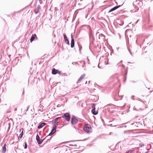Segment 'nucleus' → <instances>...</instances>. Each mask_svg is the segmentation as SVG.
I'll list each match as a JSON object with an SVG mask.
<instances>
[{
    "label": "nucleus",
    "instance_id": "1",
    "mask_svg": "<svg viewBox=\"0 0 153 153\" xmlns=\"http://www.w3.org/2000/svg\"><path fill=\"white\" fill-rule=\"evenodd\" d=\"M91 126L88 124H86L83 128L84 131L87 133L91 132Z\"/></svg>",
    "mask_w": 153,
    "mask_h": 153
},
{
    "label": "nucleus",
    "instance_id": "2",
    "mask_svg": "<svg viewBox=\"0 0 153 153\" xmlns=\"http://www.w3.org/2000/svg\"><path fill=\"white\" fill-rule=\"evenodd\" d=\"M78 122V120L74 116H73L71 118V122L72 124L75 125Z\"/></svg>",
    "mask_w": 153,
    "mask_h": 153
},
{
    "label": "nucleus",
    "instance_id": "3",
    "mask_svg": "<svg viewBox=\"0 0 153 153\" xmlns=\"http://www.w3.org/2000/svg\"><path fill=\"white\" fill-rule=\"evenodd\" d=\"M62 117H64L65 119L67 121H69L70 120V114L68 113L65 114Z\"/></svg>",
    "mask_w": 153,
    "mask_h": 153
},
{
    "label": "nucleus",
    "instance_id": "4",
    "mask_svg": "<svg viewBox=\"0 0 153 153\" xmlns=\"http://www.w3.org/2000/svg\"><path fill=\"white\" fill-rule=\"evenodd\" d=\"M36 140L39 144H41L43 141V140L41 139L38 134L36 136Z\"/></svg>",
    "mask_w": 153,
    "mask_h": 153
},
{
    "label": "nucleus",
    "instance_id": "5",
    "mask_svg": "<svg viewBox=\"0 0 153 153\" xmlns=\"http://www.w3.org/2000/svg\"><path fill=\"white\" fill-rule=\"evenodd\" d=\"M85 74H83L78 79L77 81V83H78L80 82L85 77Z\"/></svg>",
    "mask_w": 153,
    "mask_h": 153
},
{
    "label": "nucleus",
    "instance_id": "6",
    "mask_svg": "<svg viewBox=\"0 0 153 153\" xmlns=\"http://www.w3.org/2000/svg\"><path fill=\"white\" fill-rule=\"evenodd\" d=\"M71 47L73 48L74 45V39L72 34L71 35Z\"/></svg>",
    "mask_w": 153,
    "mask_h": 153
},
{
    "label": "nucleus",
    "instance_id": "7",
    "mask_svg": "<svg viewBox=\"0 0 153 153\" xmlns=\"http://www.w3.org/2000/svg\"><path fill=\"white\" fill-rule=\"evenodd\" d=\"M93 109L91 110L92 113L94 115H96L97 114V112H96L95 111V105L94 104H93L92 105Z\"/></svg>",
    "mask_w": 153,
    "mask_h": 153
},
{
    "label": "nucleus",
    "instance_id": "8",
    "mask_svg": "<svg viewBox=\"0 0 153 153\" xmlns=\"http://www.w3.org/2000/svg\"><path fill=\"white\" fill-rule=\"evenodd\" d=\"M63 36L64 37V39L65 40V42L67 44H68V45H69V41L67 37L66 36V35L65 34H63Z\"/></svg>",
    "mask_w": 153,
    "mask_h": 153
},
{
    "label": "nucleus",
    "instance_id": "9",
    "mask_svg": "<svg viewBox=\"0 0 153 153\" xmlns=\"http://www.w3.org/2000/svg\"><path fill=\"white\" fill-rule=\"evenodd\" d=\"M121 6V5H119L118 6H116V7H114L112 8L109 11L108 13H110L113 11H114V10H115L119 8Z\"/></svg>",
    "mask_w": 153,
    "mask_h": 153
},
{
    "label": "nucleus",
    "instance_id": "10",
    "mask_svg": "<svg viewBox=\"0 0 153 153\" xmlns=\"http://www.w3.org/2000/svg\"><path fill=\"white\" fill-rule=\"evenodd\" d=\"M56 126L55 125H54L52 127V128L51 131V132L54 134L56 131Z\"/></svg>",
    "mask_w": 153,
    "mask_h": 153
},
{
    "label": "nucleus",
    "instance_id": "11",
    "mask_svg": "<svg viewBox=\"0 0 153 153\" xmlns=\"http://www.w3.org/2000/svg\"><path fill=\"white\" fill-rule=\"evenodd\" d=\"M134 3L137 4L138 6L140 7H142L143 5V2L141 1H136Z\"/></svg>",
    "mask_w": 153,
    "mask_h": 153
},
{
    "label": "nucleus",
    "instance_id": "12",
    "mask_svg": "<svg viewBox=\"0 0 153 153\" xmlns=\"http://www.w3.org/2000/svg\"><path fill=\"white\" fill-rule=\"evenodd\" d=\"M36 38V39H37V37H36V35L35 34L33 35L31 37V38L30 39V42H32Z\"/></svg>",
    "mask_w": 153,
    "mask_h": 153
},
{
    "label": "nucleus",
    "instance_id": "13",
    "mask_svg": "<svg viewBox=\"0 0 153 153\" xmlns=\"http://www.w3.org/2000/svg\"><path fill=\"white\" fill-rule=\"evenodd\" d=\"M22 130V131L21 132V133L19 135V137L18 138L19 140V138H22V136L23 135V128H21L20 129V132H21V131Z\"/></svg>",
    "mask_w": 153,
    "mask_h": 153
},
{
    "label": "nucleus",
    "instance_id": "14",
    "mask_svg": "<svg viewBox=\"0 0 153 153\" xmlns=\"http://www.w3.org/2000/svg\"><path fill=\"white\" fill-rule=\"evenodd\" d=\"M46 125V123H42L40 124L38 126V128L40 129L42 128L43 126Z\"/></svg>",
    "mask_w": 153,
    "mask_h": 153
},
{
    "label": "nucleus",
    "instance_id": "15",
    "mask_svg": "<svg viewBox=\"0 0 153 153\" xmlns=\"http://www.w3.org/2000/svg\"><path fill=\"white\" fill-rule=\"evenodd\" d=\"M41 9L40 6L39 5H38L37 7L36 10L35 11V13L36 14H37L39 12V10Z\"/></svg>",
    "mask_w": 153,
    "mask_h": 153
},
{
    "label": "nucleus",
    "instance_id": "16",
    "mask_svg": "<svg viewBox=\"0 0 153 153\" xmlns=\"http://www.w3.org/2000/svg\"><path fill=\"white\" fill-rule=\"evenodd\" d=\"M57 71H58L57 70L55 69L54 68H53L52 72V74L54 75L56 74H57Z\"/></svg>",
    "mask_w": 153,
    "mask_h": 153
},
{
    "label": "nucleus",
    "instance_id": "17",
    "mask_svg": "<svg viewBox=\"0 0 153 153\" xmlns=\"http://www.w3.org/2000/svg\"><path fill=\"white\" fill-rule=\"evenodd\" d=\"M6 151V144H4L3 147L2 148V152L5 153Z\"/></svg>",
    "mask_w": 153,
    "mask_h": 153
},
{
    "label": "nucleus",
    "instance_id": "18",
    "mask_svg": "<svg viewBox=\"0 0 153 153\" xmlns=\"http://www.w3.org/2000/svg\"><path fill=\"white\" fill-rule=\"evenodd\" d=\"M61 118V117H57V118H56L54 119V123L55 124L58 123V122H57L58 121L59 119Z\"/></svg>",
    "mask_w": 153,
    "mask_h": 153
},
{
    "label": "nucleus",
    "instance_id": "19",
    "mask_svg": "<svg viewBox=\"0 0 153 153\" xmlns=\"http://www.w3.org/2000/svg\"><path fill=\"white\" fill-rule=\"evenodd\" d=\"M105 36L102 34H100L99 35V38L100 39L101 38H104Z\"/></svg>",
    "mask_w": 153,
    "mask_h": 153
},
{
    "label": "nucleus",
    "instance_id": "20",
    "mask_svg": "<svg viewBox=\"0 0 153 153\" xmlns=\"http://www.w3.org/2000/svg\"><path fill=\"white\" fill-rule=\"evenodd\" d=\"M24 148L25 149H27V145L26 142L24 143Z\"/></svg>",
    "mask_w": 153,
    "mask_h": 153
},
{
    "label": "nucleus",
    "instance_id": "21",
    "mask_svg": "<svg viewBox=\"0 0 153 153\" xmlns=\"http://www.w3.org/2000/svg\"><path fill=\"white\" fill-rule=\"evenodd\" d=\"M144 145L143 144L141 143L139 144V147H142L143 146H144Z\"/></svg>",
    "mask_w": 153,
    "mask_h": 153
},
{
    "label": "nucleus",
    "instance_id": "22",
    "mask_svg": "<svg viewBox=\"0 0 153 153\" xmlns=\"http://www.w3.org/2000/svg\"><path fill=\"white\" fill-rule=\"evenodd\" d=\"M126 153H132V152L131 151H128L126 152Z\"/></svg>",
    "mask_w": 153,
    "mask_h": 153
},
{
    "label": "nucleus",
    "instance_id": "23",
    "mask_svg": "<svg viewBox=\"0 0 153 153\" xmlns=\"http://www.w3.org/2000/svg\"><path fill=\"white\" fill-rule=\"evenodd\" d=\"M53 134H53V133H52V132H51L49 133V136H51V135H53Z\"/></svg>",
    "mask_w": 153,
    "mask_h": 153
},
{
    "label": "nucleus",
    "instance_id": "24",
    "mask_svg": "<svg viewBox=\"0 0 153 153\" xmlns=\"http://www.w3.org/2000/svg\"><path fill=\"white\" fill-rule=\"evenodd\" d=\"M57 74H61V72L58 70V71H57Z\"/></svg>",
    "mask_w": 153,
    "mask_h": 153
},
{
    "label": "nucleus",
    "instance_id": "25",
    "mask_svg": "<svg viewBox=\"0 0 153 153\" xmlns=\"http://www.w3.org/2000/svg\"><path fill=\"white\" fill-rule=\"evenodd\" d=\"M29 107V106H27V109L25 110V111H27L28 110Z\"/></svg>",
    "mask_w": 153,
    "mask_h": 153
},
{
    "label": "nucleus",
    "instance_id": "26",
    "mask_svg": "<svg viewBox=\"0 0 153 153\" xmlns=\"http://www.w3.org/2000/svg\"><path fill=\"white\" fill-rule=\"evenodd\" d=\"M87 62H88V64H89V59H88V58H87Z\"/></svg>",
    "mask_w": 153,
    "mask_h": 153
},
{
    "label": "nucleus",
    "instance_id": "27",
    "mask_svg": "<svg viewBox=\"0 0 153 153\" xmlns=\"http://www.w3.org/2000/svg\"><path fill=\"white\" fill-rule=\"evenodd\" d=\"M128 51H129V53H130V54L131 55H132V54H131V51H130V50L129 49H128Z\"/></svg>",
    "mask_w": 153,
    "mask_h": 153
},
{
    "label": "nucleus",
    "instance_id": "28",
    "mask_svg": "<svg viewBox=\"0 0 153 153\" xmlns=\"http://www.w3.org/2000/svg\"><path fill=\"white\" fill-rule=\"evenodd\" d=\"M98 67L99 68H100V66H99V64H98Z\"/></svg>",
    "mask_w": 153,
    "mask_h": 153
},
{
    "label": "nucleus",
    "instance_id": "29",
    "mask_svg": "<svg viewBox=\"0 0 153 153\" xmlns=\"http://www.w3.org/2000/svg\"><path fill=\"white\" fill-rule=\"evenodd\" d=\"M111 134H112V132H110V133H109V135H111Z\"/></svg>",
    "mask_w": 153,
    "mask_h": 153
},
{
    "label": "nucleus",
    "instance_id": "30",
    "mask_svg": "<svg viewBox=\"0 0 153 153\" xmlns=\"http://www.w3.org/2000/svg\"><path fill=\"white\" fill-rule=\"evenodd\" d=\"M134 97V96H133L131 97V98L133 100V99L132 98V97Z\"/></svg>",
    "mask_w": 153,
    "mask_h": 153
},
{
    "label": "nucleus",
    "instance_id": "31",
    "mask_svg": "<svg viewBox=\"0 0 153 153\" xmlns=\"http://www.w3.org/2000/svg\"><path fill=\"white\" fill-rule=\"evenodd\" d=\"M17 110V108H16L15 110V111H16Z\"/></svg>",
    "mask_w": 153,
    "mask_h": 153
},
{
    "label": "nucleus",
    "instance_id": "32",
    "mask_svg": "<svg viewBox=\"0 0 153 153\" xmlns=\"http://www.w3.org/2000/svg\"><path fill=\"white\" fill-rule=\"evenodd\" d=\"M84 65H83L82 66V67H84Z\"/></svg>",
    "mask_w": 153,
    "mask_h": 153
},
{
    "label": "nucleus",
    "instance_id": "33",
    "mask_svg": "<svg viewBox=\"0 0 153 153\" xmlns=\"http://www.w3.org/2000/svg\"><path fill=\"white\" fill-rule=\"evenodd\" d=\"M137 22H138V21H137L136 22V24L137 23Z\"/></svg>",
    "mask_w": 153,
    "mask_h": 153
},
{
    "label": "nucleus",
    "instance_id": "34",
    "mask_svg": "<svg viewBox=\"0 0 153 153\" xmlns=\"http://www.w3.org/2000/svg\"><path fill=\"white\" fill-rule=\"evenodd\" d=\"M87 81H86V82H85V84H87Z\"/></svg>",
    "mask_w": 153,
    "mask_h": 153
},
{
    "label": "nucleus",
    "instance_id": "35",
    "mask_svg": "<svg viewBox=\"0 0 153 153\" xmlns=\"http://www.w3.org/2000/svg\"><path fill=\"white\" fill-rule=\"evenodd\" d=\"M90 81H89V83H90Z\"/></svg>",
    "mask_w": 153,
    "mask_h": 153
},
{
    "label": "nucleus",
    "instance_id": "36",
    "mask_svg": "<svg viewBox=\"0 0 153 153\" xmlns=\"http://www.w3.org/2000/svg\"><path fill=\"white\" fill-rule=\"evenodd\" d=\"M117 126V125H116V126Z\"/></svg>",
    "mask_w": 153,
    "mask_h": 153
},
{
    "label": "nucleus",
    "instance_id": "37",
    "mask_svg": "<svg viewBox=\"0 0 153 153\" xmlns=\"http://www.w3.org/2000/svg\"><path fill=\"white\" fill-rule=\"evenodd\" d=\"M72 63L73 64H74V63H73V62H72Z\"/></svg>",
    "mask_w": 153,
    "mask_h": 153
}]
</instances>
